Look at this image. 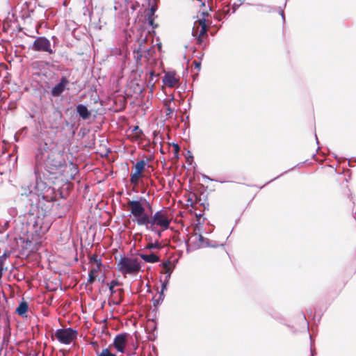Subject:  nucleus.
<instances>
[{
  "label": "nucleus",
  "mask_w": 356,
  "mask_h": 356,
  "mask_svg": "<svg viewBox=\"0 0 356 356\" xmlns=\"http://www.w3.org/2000/svg\"><path fill=\"white\" fill-rule=\"evenodd\" d=\"M107 285L115 288V286L120 285V283L118 280H113V281H111V283H109V284L108 283Z\"/></svg>",
  "instance_id": "obj_30"
},
{
  "label": "nucleus",
  "mask_w": 356,
  "mask_h": 356,
  "mask_svg": "<svg viewBox=\"0 0 356 356\" xmlns=\"http://www.w3.org/2000/svg\"><path fill=\"white\" fill-rule=\"evenodd\" d=\"M97 356H117L112 353L109 348H104L100 353H97Z\"/></svg>",
  "instance_id": "obj_22"
},
{
  "label": "nucleus",
  "mask_w": 356,
  "mask_h": 356,
  "mask_svg": "<svg viewBox=\"0 0 356 356\" xmlns=\"http://www.w3.org/2000/svg\"><path fill=\"white\" fill-rule=\"evenodd\" d=\"M197 237L201 245H202L204 242V237L201 234H199Z\"/></svg>",
  "instance_id": "obj_32"
},
{
  "label": "nucleus",
  "mask_w": 356,
  "mask_h": 356,
  "mask_svg": "<svg viewBox=\"0 0 356 356\" xmlns=\"http://www.w3.org/2000/svg\"><path fill=\"white\" fill-rule=\"evenodd\" d=\"M208 15L209 14L207 12H202V17L194 23L192 35L197 39L199 44H201L203 42L202 37L207 35V28L205 17L208 16Z\"/></svg>",
  "instance_id": "obj_8"
},
{
  "label": "nucleus",
  "mask_w": 356,
  "mask_h": 356,
  "mask_svg": "<svg viewBox=\"0 0 356 356\" xmlns=\"http://www.w3.org/2000/svg\"><path fill=\"white\" fill-rule=\"evenodd\" d=\"M76 111L79 116L83 120L88 119L91 115L87 107L83 104H79L76 106Z\"/></svg>",
  "instance_id": "obj_13"
},
{
  "label": "nucleus",
  "mask_w": 356,
  "mask_h": 356,
  "mask_svg": "<svg viewBox=\"0 0 356 356\" xmlns=\"http://www.w3.org/2000/svg\"><path fill=\"white\" fill-rule=\"evenodd\" d=\"M127 343V334L122 333L115 336L113 345L118 352L124 353Z\"/></svg>",
  "instance_id": "obj_10"
},
{
  "label": "nucleus",
  "mask_w": 356,
  "mask_h": 356,
  "mask_svg": "<svg viewBox=\"0 0 356 356\" xmlns=\"http://www.w3.org/2000/svg\"><path fill=\"white\" fill-rule=\"evenodd\" d=\"M134 131H138L139 134H142V131L139 129V127L138 126H136L134 129H133Z\"/></svg>",
  "instance_id": "obj_33"
},
{
  "label": "nucleus",
  "mask_w": 356,
  "mask_h": 356,
  "mask_svg": "<svg viewBox=\"0 0 356 356\" xmlns=\"http://www.w3.org/2000/svg\"><path fill=\"white\" fill-rule=\"evenodd\" d=\"M149 5H150L151 7L149 9H148L147 11H149L151 15H154L156 10H157V6L156 5H152L150 1L149 2Z\"/></svg>",
  "instance_id": "obj_29"
},
{
  "label": "nucleus",
  "mask_w": 356,
  "mask_h": 356,
  "mask_svg": "<svg viewBox=\"0 0 356 356\" xmlns=\"http://www.w3.org/2000/svg\"><path fill=\"white\" fill-rule=\"evenodd\" d=\"M193 65H195V67L196 69H197L198 70H200L201 64H200V62H198L197 60H194V61L193 62Z\"/></svg>",
  "instance_id": "obj_31"
},
{
  "label": "nucleus",
  "mask_w": 356,
  "mask_h": 356,
  "mask_svg": "<svg viewBox=\"0 0 356 356\" xmlns=\"http://www.w3.org/2000/svg\"><path fill=\"white\" fill-rule=\"evenodd\" d=\"M89 263L90 264H95V265L102 266V262L101 258L97 254H92L89 257Z\"/></svg>",
  "instance_id": "obj_20"
},
{
  "label": "nucleus",
  "mask_w": 356,
  "mask_h": 356,
  "mask_svg": "<svg viewBox=\"0 0 356 356\" xmlns=\"http://www.w3.org/2000/svg\"><path fill=\"white\" fill-rule=\"evenodd\" d=\"M280 15H281V16H282V17L283 20H284V19H285V17H284V10H280Z\"/></svg>",
  "instance_id": "obj_34"
},
{
  "label": "nucleus",
  "mask_w": 356,
  "mask_h": 356,
  "mask_svg": "<svg viewBox=\"0 0 356 356\" xmlns=\"http://www.w3.org/2000/svg\"><path fill=\"white\" fill-rule=\"evenodd\" d=\"M28 309H29L28 303L23 300L22 301H21L19 302L18 307H17V309L15 310V312L18 315L24 316L28 312Z\"/></svg>",
  "instance_id": "obj_15"
},
{
  "label": "nucleus",
  "mask_w": 356,
  "mask_h": 356,
  "mask_svg": "<svg viewBox=\"0 0 356 356\" xmlns=\"http://www.w3.org/2000/svg\"><path fill=\"white\" fill-rule=\"evenodd\" d=\"M108 289L111 295H114L118 293L119 296H121L123 291L122 289L115 290L114 287H111V286H108Z\"/></svg>",
  "instance_id": "obj_27"
},
{
  "label": "nucleus",
  "mask_w": 356,
  "mask_h": 356,
  "mask_svg": "<svg viewBox=\"0 0 356 356\" xmlns=\"http://www.w3.org/2000/svg\"><path fill=\"white\" fill-rule=\"evenodd\" d=\"M175 148H176V149H177V150H178V149H179V146H178V145H175Z\"/></svg>",
  "instance_id": "obj_37"
},
{
  "label": "nucleus",
  "mask_w": 356,
  "mask_h": 356,
  "mask_svg": "<svg viewBox=\"0 0 356 356\" xmlns=\"http://www.w3.org/2000/svg\"><path fill=\"white\" fill-rule=\"evenodd\" d=\"M156 17L155 14L151 15L149 11H147V13L145 14V18L147 20L148 24L152 28H156L157 26V25L154 24V19Z\"/></svg>",
  "instance_id": "obj_19"
},
{
  "label": "nucleus",
  "mask_w": 356,
  "mask_h": 356,
  "mask_svg": "<svg viewBox=\"0 0 356 356\" xmlns=\"http://www.w3.org/2000/svg\"><path fill=\"white\" fill-rule=\"evenodd\" d=\"M166 286L165 284H163V289H165Z\"/></svg>",
  "instance_id": "obj_38"
},
{
  "label": "nucleus",
  "mask_w": 356,
  "mask_h": 356,
  "mask_svg": "<svg viewBox=\"0 0 356 356\" xmlns=\"http://www.w3.org/2000/svg\"><path fill=\"white\" fill-rule=\"evenodd\" d=\"M149 51L150 48L145 47L143 44V42H140L138 47L134 49V58L136 62L138 63L141 60L142 57H147L149 55Z\"/></svg>",
  "instance_id": "obj_11"
},
{
  "label": "nucleus",
  "mask_w": 356,
  "mask_h": 356,
  "mask_svg": "<svg viewBox=\"0 0 356 356\" xmlns=\"http://www.w3.org/2000/svg\"><path fill=\"white\" fill-rule=\"evenodd\" d=\"M54 336L60 343L68 345L77 339L78 332L71 327L61 328L56 331Z\"/></svg>",
  "instance_id": "obj_6"
},
{
  "label": "nucleus",
  "mask_w": 356,
  "mask_h": 356,
  "mask_svg": "<svg viewBox=\"0 0 356 356\" xmlns=\"http://www.w3.org/2000/svg\"><path fill=\"white\" fill-rule=\"evenodd\" d=\"M149 74H150V76H151V78H152V77H153V76H154V75H155L154 72H150V73H149Z\"/></svg>",
  "instance_id": "obj_36"
},
{
  "label": "nucleus",
  "mask_w": 356,
  "mask_h": 356,
  "mask_svg": "<svg viewBox=\"0 0 356 356\" xmlns=\"http://www.w3.org/2000/svg\"><path fill=\"white\" fill-rule=\"evenodd\" d=\"M120 302H121V299L120 298L118 300H117V301L115 302V305H119V304H120Z\"/></svg>",
  "instance_id": "obj_35"
},
{
  "label": "nucleus",
  "mask_w": 356,
  "mask_h": 356,
  "mask_svg": "<svg viewBox=\"0 0 356 356\" xmlns=\"http://www.w3.org/2000/svg\"><path fill=\"white\" fill-rule=\"evenodd\" d=\"M170 104V102L165 104V106L166 107L167 110L166 116H168V118H172V115L174 113V108L171 107Z\"/></svg>",
  "instance_id": "obj_23"
},
{
  "label": "nucleus",
  "mask_w": 356,
  "mask_h": 356,
  "mask_svg": "<svg viewBox=\"0 0 356 356\" xmlns=\"http://www.w3.org/2000/svg\"><path fill=\"white\" fill-rule=\"evenodd\" d=\"M140 257L147 263H156L159 261L160 259L159 257L155 254L154 253H151L149 254H139Z\"/></svg>",
  "instance_id": "obj_14"
},
{
  "label": "nucleus",
  "mask_w": 356,
  "mask_h": 356,
  "mask_svg": "<svg viewBox=\"0 0 356 356\" xmlns=\"http://www.w3.org/2000/svg\"><path fill=\"white\" fill-rule=\"evenodd\" d=\"M147 161L144 160H140L136 162L134 165V172L141 174L142 171L145 169V165H147Z\"/></svg>",
  "instance_id": "obj_16"
},
{
  "label": "nucleus",
  "mask_w": 356,
  "mask_h": 356,
  "mask_svg": "<svg viewBox=\"0 0 356 356\" xmlns=\"http://www.w3.org/2000/svg\"><path fill=\"white\" fill-rule=\"evenodd\" d=\"M11 254V251L6 250L3 254L0 255V266L5 268V262L8 258H10Z\"/></svg>",
  "instance_id": "obj_18"
},
{
  "label": "nucleus",
  "mask_w": 356,
  "mask_h": 356,
  "mask_svg": "<svg viewBox=\"0 0 356 356\" xmlns=\"http://www.w3.org/2000/svg\"><path fill=\"white\" fill-rule=\"evenodd\" d=\"M155 248H161V243L159 241H156L155 243H149L146 246V249L152 250Z\"/></svg>",
  "instance_id": "obj_25"
},
{
  "label": "nucleus",
  "mask_w": 356,
  "mask_h": 356,
  "mask_svg": "<svg viewBox=\"0 0 356 356\" xmlns=\"http://www.w3.org/2000/svg\"><path fill=\"white\" fill-rule=\"evenodd\" d=\"M29 49L35 51L46 52L49 54H54L56 51L54 47L51 46L50 40L44 36L37 37Z\"/></svg>",
  "instance_id": "obj_7"
},
{
  "label": "nucleus",
  "mask_w": 356,
  "mask_h": 356,
  "mask_svg": "<svg viewBox=\"0 0 356 356\" xmlns=\"http://www.w3.org/2000/svg\"><path fill=\"white\" fill-rule=\"evenodd\" d=\"M96 277H97V275H92L88 273V278L87 280V284H93V282H95V280L96 279Z\"/></svg>",
  "instance_id": "obj_28"
},
{
  "label": "nucleus",
  "mask_w": 356,
  "mask_h": 356,
  "mask_svg": "<svg viewBox=\"0 0 356 356\" xmlns=\"http://www.w3.org/2000/svg\"><path fill=\"white\" fill-rule=\"evenodd\" d=\"M102 266L93 265L89 271V273L97 275V273L100 270Z\"/></svg>",
  "instance_id": "obj_26"
},
{
  "label": "nucleus",
  "mask_w": 356,
  "mask_h": 356,
  "mask_svg": "<svg viewBox=\"0 0 356 356\" xmlns=\"http://www.w3.org/2000/svg\"><path fill=\"white\" fill-rule=\"evenodd\" d=\"M161 266H162V267H163V268L164 270V273L168 274L167 278H170V275L172 273V270H171V268H170L171 262L169 260H167L165 261H163L161 264Z\"/></svg>",
  "instance_id": "obj_17"
},
{
  "label": "nucleus",
  "mask_w": 356,
  "mask_h": 356,
  "mask_svg": "<svg viewBox=\"0 0 356 356\" xmlns=\"http://www.w3.org/2000/svg\"><path fill=\"white\" fill-rule=\"evenodd\" d=\"M145 228L148 230H150L153 232H154L155 234H156L159 237L161 236V231L159 230L155 226V225H153L152 227L151 226V225H148L147 226H145Z\"/></svg>",
  "instance_id": "obj_24"
},
{
  "label": "nucleus",
  "mask_w": 356,
  "mask_h": 356,
  "mask_svg": "<svg viewBox=\"0 0 356 356\" xmlns=\"http://www.w3.org/2000/svg\"><path fill=\"white\" fill-rule=\"evenodd\" d=\"M162 81L168 88H174L179 82V77L175 72H168L164 74Z\"/></svg>",
  "instance_id": "obj_12"
},
{
  "label": "nucleus",
  "mask_w": 356,
  "mask_h": 356,
  "mask_svg": "<svg viewBox=\"0 0 356 356\" xmlns=\"http://www.w3.org/2000/svg\"><path fill=\"white\" fill-rule=\"evenodd\" d=\"M127 210L130 212L132 221L138 226H145L149 214L146 209L151 210L150 202L144 197H137L135 200H129L127 203Z\"/></svg>",
  "instance_id": "obj_2"
},
{
  "label": "nucleus",
  "mask_w": 356,
  "mask_h": 356,
  "mask_svg": "<svg viewBox=\"0 0 356 356\" xmlns=\"http://www.w3.org/2000/svg\"><path fill=\"white\" fill-rule=\"evenodd\" d=\"M140 268L138 259L129 257H122L117 264L118 270L124 276L137 274Z\"/></svg>",
  "instance_id": "obj_3"
},
{
  "label": "nucleus",
  "mask_w": 356,
  "mask_h": 356,
  "mask_svg": "<svg viewBox=\"0 0 356 356\" xmlns=\"http://www.w3.org/2000/svg\"><path fill=\"white\" fill-rule=\"evenodd\" d=\"M145 226L151 225L152 227L155 225L160 227L163 231H165L169 228L172 219L168 211L163 209L155 212L151 217L149 216Z\"/></svg>",
  "instance_id": "obj_4"
},
{
  "label": "nucleus",
  "mask_w": 356,
  "mask_h": 356,
  "mask_svg": "<svg viewBox=\"0 0 356 356\" xmlns=\"http://www.w3.org/2000/svg\"><path fill=\"white\" fill-rule=\"evenodd\" d=\"M311 353H312V356H314V352L312 350H311Z\"/></svg>",
  "instance_id": "obj_39"
},
{
  "label": "nucleus",
  "mask_w": 356,
  "mask_h": 356,
  "mask_svg": "<svg viewBox=\"0 0 356 356\" xmlns=\"http://www.w3.org/2000/svg\"><path fill=\"white\" fill-rule=\"evenodd\" d=\"M69 83V80L65 76H62L59 82L52 88L51 95L54 97H60L67 88Z\"/></svg>",
  "instance_id": "obj_9"
},
{
  "label": "nucleus",
  "mask_w": 356,
  "mask_h": 356,
  "mask_svg": "<svg viewBox=\"0 0 356 356\" xmlns=\"http://www.w3.org/2000/svg\"><path fill=\"white\" fill-rule=\"evenodd\" d=\"M27 223L30 229L38 236L45 234L51 225L49 221L47 220L44 216H34L31 213L29 214Z\"/></svg>",
  "instance_id": "obj_5"
},
{
  "label": "nucleus",
  "mask_w": 356,
  "mask_h": 356,
  "mask_svg": "<svg viewBox=\"0 0 356 356\" xmlns=\"http://www.w3.org/2000/svg\"><path fill=\"white\" fill-rule=\"evenodd\" d=\"M140 176H141V174H140V173H138L136 172H133L131 175V177H130L131 183L134 184L135 185L138 184V181H139V178Z\"/></svg>",
  "instance_id": "obj_21"
},
{
  "label": "nucleus",
  "mask_w": 356,
  "mask_h": 356,
  "mask_svg": "<svg viewBox=\"0 0 356 356\" xmlns=\"http://www.w3.org/2000/svg\"><path fill=\"white\" fill-rule=\"evenodd\" d=\"M67 167L63 153L50 148L47 143L41 145L35 154L34 174L35 183L29 187L30 193H42L61 176Z\"/></svg>",
  "instance_id": "obj_1"
}]
</instances>
